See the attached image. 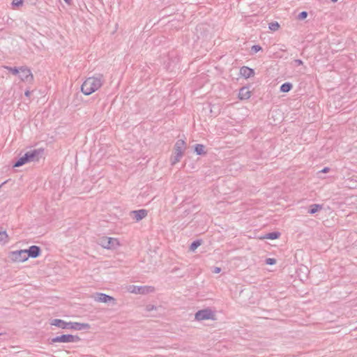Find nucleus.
I'll return each mask as SVG.
<instances>
[{
  "mask_svg": "<svg viewBox=\"0 0 357 357\" xmlns=\"http://www.w3.org/2000/svg\"><path fill=\"white\" fill-rule=\"evenodd\" d=\"M280 236V233L279 231H273L266 234L264 238L267 239L274 240L278 238Z\"/></svg>",
  "mask_w": 357,
  "mask_h": 357,
  "instance_id": "obj_20",
  "label": "nucleus"
},
{
  "mask_svg": "<svg viewBox=\"0 0 357 357\" xmlns=\"http://www.w3.org/2000/svg\"><path fill=\"white\" fill-rule=\"evenodd\" d=\"M10 257L12 260L18 262H23L29 259L26 250L13 251L10 253Z\"/></svg>",
  "mask_w": 357,
  "mask_h": 357,
  "instance_id": "obj_5",
  "label": "nucleus"
},
{
  "mask_svg": "<svg viewBox=\"0 0 357 357\" xmlns=\"http://www.w3.org/2000/svg\"><path fill=\"white\" fill-rule=\"evenodd\" d=\"M100 244L105 248L112 249L119 245V242L116 238L104 237L100 240Z\"/></svg>",
  "mask_w": 357,
  "mask_h": 357,
  "instance_id": "obj_7",
  "label": "nucleus"
},
{
  "mask_svg": "<svg viewBox=\"0 0 357 357\" xmlns=\"http://www.w3.org/2000/svg\"><path fill=\"white\" fill-rule=\"evenodd\" d=\"M153 289V288L151 287H146V286L141 287V286L132 285L130 287L129 291L131 293H134V294H145L150 291H152Z\"/></svg>",
  "mask_w": 357,
  "mask_h": 357,
  "instance_id": "obj_9",
  "label": "nucleus"
},
{
  "mask_svg": "<svg viewBox=\"0 0 357 357\" xmlns=\"http://www.w3.org/2000/svg\"><path fill=\"white\" fill-rule=\"evenodd\" d=\"M292 87V84L290 82H285L280 86V91L287 93L291 90Z\"/></svg>",
  "mask_w": 357,
  "mask_h": 357,
  "instance_id": "obj_18",
  "label": "nucleus"
},
{
  "mask_svg": "<svg viewBox=\"0 0 357 357\" xmlns=\"http://www.w3.org/2000/svg\"><path fill=\"white\" fill-rule=\"evenodd\" d=\"M205 146L203 144H197L195 146V152L197 155H204L206 151H204Z\"/></svg>",
  "mask_w": 357,
  "mask_h": 357,
  "instance_id": "obj_16",
  "label": "nucleus"
},
{
  "mask_svg": "<svg viewBox=\"0 0 357 357\" xmlns=\"http://www.w3.org/2000/svg\"><path fill=\"white\" fill-rule=\"evenodd\" d=\"M240 74L245 79H248L255 75V71L252 68L248 66H243L240 68Z\"/></svg>",
  "mask_w": 357,
  "mask_h": 357,
  "instance_id": "obj_13",
  "label": "nucleus"
},
{
  "mask_svg": "<svg viewBox=\"0 0 357 357\" xmlns=\"http://www.w3.org/2000/svg\"><path fill=\"white\" fill-rule=\"evenodd\" d=\"M6 68L9 70L10 73H12L13 75H17L20 72V68H17L16 67H9L6 66Z\"/></svg>",
  "mask_w": 357,
  "mask_h": 357,
  "instance_id": "obj_25",
  "label": "nucleus"
},
{
  "mask_svg": "<svg viewBox=\"0 0 357 357\" xmlns=\"http://www.w3.org/2000/svg\"><path fill=\"white\" fill-rule=\"evenodd\" d=\"M215 314L211 309H204L199 310L195 314V319L197 321H203L208 319H215Z\"/></svg>",
  "mask_w": 357,
  "mask_h": 357,
  "instance_id": "obj_4",
  "label": "nucleus"
},
{
  "mask_svg": "<svg viewBox=\"0 0 357 357\" xmlns=\"http://www.w3.org/2000/svg\"><path fill=\"white\" fill-rule=\"evenodd\" d=\"M294 63L296 64V66H301V65H303V61L301 60V59H296L294 60Z\"/></svg>",
  "mask_w": 357,
  "mask_h": 357,
  "instance_id": "obj_30",
  "label": "nucleus"
},
{
  "mask_svg": "<svg viewBox=\"0 0 357 357\" xmlns=\"http://www.w3.org/2000/svg\"><path fill=\"white\" fill-rule=\"evenodd\" d=\"M24 94L26 96L29 97L31 95V91H26Z\"/></svg>",
  "mask_w": 357,
  "mask_h": 357,
  "instance_id": "obj_34",
  "label": "nucleus"
},
{
  "mask_svg": "<svg viewBox=\"0 0 357 357\" xmlns=\"http://www.w3.org/2000/svg\"><path fill=\"white\" fill-rule=\"evenodd\" d=\"M51 325L57 326L62 329H73L76 331L86 330L90 328L87 323L66 322L62 319H54L51 321Z\"/></svg>",
  "mask_w": 357,
  "mask_h": 357,
  "instance_id": "obj_2",
  "label": "nucleus"
},
{
  "mask_svg": "<svg viewBox=\"0 0 357 357\" xmlns=\"http://www.w3.org/2000/svg\"><path fill=\"white\" fill-rule=\"evenodd\" d=\"M12 4L14 6H19L22 5V0H13Z\"/></svg>",
  "mask_w": 357,
  "mask_h": 357,
  "instance_id": "obj_29",
  "label": "nucleus"
},
{
  "mask_svg": "<svg viewBox=\"0 0 357 357\" xmlns=\"http://www.w3.org/2000/svg\"><path fill=\"white\" fill-rule=\"evenodd\" d=\"M332 2H335V0H331Z\"/></svg>",
  "mask_w": 357,
  "mask_h": 357,
  "instance_id": "obj_35",
  "label": "nucleus"
},
{
  "mask_svg": "<svg viewBox=\"0 0 357 357\" xmlns=\"http://www.w3.org/2000/svg\"><path fill=\"white\" fill-rule=\"evenodd\" d=\"M221 271V268L219 267H215L214 270L213 271V273H219Z\"/></svg>",
  "mask_w": 357,
  "mask_h": 357,
  "instance_id": "obj_31",
  "label": "nucleus"
},
{
  "mask_svg": "<svg viewBox=\"0 0 357 357\" xmlns=\"http://www.w3.org/2000/svg\"><path fill=\"white\" fill-rule=\"evenodd\" d=\"M28 160L26 159V158L25 157V155H24L22 157H20L13 165V167H21L22 165H24V164H26V162H28Z\"/></svg>",
  "mask_w": 357,
  "mask_h": 357,
  "instance_id": "obj_17",
  "label": "nucleus"
},
{
  "mask_svg": "<svg viewBox=\"0 0 357 357\" xmlns=\"http://www.w3.org/2000/svg\"><path fill=\"white\" fill-rule=\"evenodd\" d=\"M251 92L247 87H242L238 93V98L241 100H247L250 98Z\"/></svg>",
  "mask_w": 357,
  "mask_h": 357,
  "instance_id": "obj_15",
  "label": "nucleus"
},
{
  "mask_svg": "<svg viewBox=\"0 0 357 357\" xmlns=\"http://www.w3.org/2000/svg\"><path fill=\"white\" fill-rule=\"evenodd\" d=\"M80 341V338L77 335H73L70 334H64L59 336L53 337L51 340L52 343L54 342H78Z\"/></svg>",
  "mask_w": 357,
  "mask_h": 357,
  "instance_id": "obj_3",
  "label": "nucleus"
},
{
  "mask_svg": "<svg viewBox=\"0 0 357 357\" xmlns=\"http://www.w3.org/2000/svg\"><path fill=\"white\" fill-rule=\"evenodd\" d=\"M251 49H252V51L253 52L257 53V52H258L259 50H261V46H259V45H253V46L252 47V48H251Z\"/></svg>",
  "mask_w": 357,
  "mask_h": 357,
  "instance_id": "obj_28",
  "label": "nucleus"
},
{
  "mask_svg": "<svg viewBox=\"0 0 357 357\" xmlns=\"http://www.w3.org/2000/svg\"><path fill=\"white\" fill-rule=\"evenodd\" d=\"M321 208V206L319 204H312L310 206L308 213L310 214H314V213H317Z\"/></svg>",
  "mask_w": 357,
  "mask_h": 357,
  "instance_id": "obj_21",
  "label": "nucleus"
},
{
  "mask_svg": "<svg viewBox=\"0 0 357 357\" xmlns=\"http://www.w3.org/2000/svg\"><path fill=\"white\" fill-rule=\"evenodd\" d=\"M67 4L71 5L72 1L71 0H63Z\"/></svg>",
  "mask_w": 357,
  "mask_h": 357,
  "instance_id": "obj_33",
  "label": "nucleus"
},
{
  "mask_svg": "<svg viewBox=\"0 0 357 357\" xmlns=\"http://www.w3.org/2000/svg\"><path fill=\"white\" fill-rule=\"evenodd\" d=\"M104 79L102 75H98L97 77H88L81 86L82 92L85 95H91L103 84Z\"/></svg>",
  "mask_w": 357,
  "mask_h": 357,
  "instance_id": "obj_1",
  "label": "nucleus"
},
{
  "mask_svg": "<svg viewBox=\"0 0 357 357\" xmlns=\"http://www.w3.org/2000/svg\"><path fill=\"white\" fill-rule=\"evenodd\" d=\"M329 170V168L328 167H325L320 172L321 173H326V172H328Z\"/></svg>",
  "mask_w": 357,
  "mask_h": 357,
  "instance_id": "obj_32",
  "label": "nucleus"
},
{
  "mask_svg": "<svg viewBox=\"0 0 357 357\" xmlns=\"http://www.w3.org/2000/svg\"><path fill=\"white\" fill-rule=\"evenodd\" d=\"M0 242L3 244L8 242V235L6 231H0Z\"/></svg>",
  "mask_w": 357,
  "mask_h": 357,
  "instance_id": "obj_22",
  "label": "nucleus"
},
{
  "mask_svg": "<svg viewBox=\"0 0 357 357\" xmlns=\"http://www.w3.org/2000/svg\"><path fill=\"white\" fill-rule=\"evenodd\" d=\"M307 17V13L306 11H302L298 14L297 19L299 20H305Z\"/></svg>",
  "mask_w": 357,
  "mask_h": 357,
  "instance_id": "obj_26",
  "label": "nucleus"
},
{
  "mask_svg": "<svg viewBox=\"0 0 357 357\" xmlns=\"http://www.w3.org/2000/svg\"><path fill=\"white\" fill-rule=\"evenodd\" d=\"M19 77L22 82H31L33 79L30 69L24 66L20 68Z\"/></svg>",
  "mask_w": 357,
  "mask_h": 357,
  "instance_id": "obj_6",
  "label": "nucleus"
},
{
  "mask_svg": "<svg viewBox=\"0 0 357 357\" xmlns=\"http://www.w3.org/2000/svg\"><path fill=\"white\" fill-rule=\"evenodd\" d=\"M279 27H280V25L277 22H273L270 23L269 26H268L270 30L273 31H277L279 29Z\"/></svg>",
  "mask_w": 357,
  "mask_h": 357,
  "instance_id": "obj_24",
  "label": "nucleus"
},
{
  "mask_svg": "<svg viewBox=\"0 0 357 357\" xmlns=\"http://www.w3.org/2000/svg\"><path fill=\"white\" fill-rule=\"evenodd\" d=\"M27 257L31 258H36L40 256L41 253V249L39 246L31 245L29 249L26 250Z\"/></svg>",
  "mask_w": 357,
  "mask_h": 357,
  "instance_id": "obj_11",
  "label": "nucleus"
},
{
  "mask_svg": "<svg viewBox=\"0 0 357 357\" xmlns=\"http://www.w3.org/2000/svg\"><path fill=\"white\" fill-rule=\"evenodd\" d=\"M43 153V149H34L27 151L24 155L29 162L38 160L39 157Z\"/></svg>",
  "mask_w": 357,
  "mask_h": 357,
  "instance_id": "obj_8",
  "label": "nucleus"
},
{
  "mask_svg": "<svg viewBox=\"0 0 357 357\" xmlns=\"http://www.w3.org/2000/svg\"><path fill=\"white\" fill-rule=\"evenodd\" d=\"M266 264L268 265H273L276 264V259L274 258H267L266 259Z\"/></svg>",
  "mask_w": 357,
  "mask_h": 357,
  "instance_id": "obj_27",
  "label": "nucleus"
},
{
  "mask_svg": "<svg viewBox=\"0 0 357 357\" xmlns=\"http://www.w3.org/2000/svg\"><path fill=\"white\" fill-rule=\"evenodd\" d=\"M201 240L194 241L190 246V250L195 251L201 245Z\"/></svg>",
  "mask_w": 357,
  "mask_h": 357,
  "instance_id": "obj_23",
  "label": "nucleus"
},
{
  "mask_svg": "<svg viewBox=\"0 0 357 357\" xmlns=\"http://www.w3.org/2000/svg\"><path fill=\"white\" fill-rule=\"evenodd\" d=\"M182 157H183V155L174 153V155L171 157V159H170L172 165H174L175 164L181 160Z\"/></svg>",
  "mask_w": 357,
  "mask_h": 357,
  "instance_id": "obj_19",
  "label": "nucleus"
},
{
  "mask_svg": "<svg viewBox=\"0 0 357 357\" xmlns=\"http://www.w3.org/2000/svg\"><path fill=\"white\" fill-rule=\"evenodd\" d=\"M94 299L96 301L100 303H109L112 302L113 304H115V298L112 296L107 295L103 293H97L94 296Z\"/></svg>",
  "mask_w": 357,
  "mask_h": 357,
  "instance_id": "obj_10",
  "label": "nucleus"
},
{
  "mask_svg": "<svg viewBox=\"0 0 357 357\" xmlns=\"http://www.w3.org/2000/svg\"><path fill=\"white\" fill-rule=\"evenodd\" d=\"M186 148V144L184 140L178 139L174 144V153H179L183 155L184 151Z\"/></svg>",
  "mask_w": 357,
  "mask_h": 357,
  "instance_id": "obj_12",
  "label": "nucleus"
},
{
  "mask_svg": "<svg viewBox=\"0 0 357 357\" xmlns=\"http://www.w3.org/2000/svg\"><path fill=\"white\" fill-rule=\"evenodd\" d=\"M131 213L134 215V218L136 221H139L147 215V211L145 209H140L137 211H132Z\"/></svg>",
  "mask_w": 357,
  "mask_h": 357,
  "instance_id": "obj_14",
  "label": "nucleus"
}]
</instances>
